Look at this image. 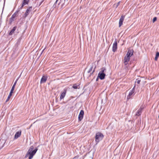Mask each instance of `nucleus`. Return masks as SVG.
<instances>
[{
  "mask_svg": "<svg viewBox=\"0 0 159 159\" xmlns=\"http://www.w3.org/2000/svg\"><path fill=\"white\" fill-rule=\"evenodd\" d=\"M37 150L38 148H36L34 149V147L33 146H31L27 152L25 157H28L29 159H31Z\"/></svg>",
  "mask_w": 159,
  "mask_h": 159,
  "instance_id": "1",
  "label": "nucleus"
},
{
  "mask_svg": "<svg viewBox=\"0 0 159 159\" xmlns=\"http://www.w3.org/2000/svg\"><path fill=\"white\" fill-rule=\"evenodd\" d=\"M21 131L20 130L18 131L17 132L14 136V139H16L19 137L21 135Z\"/></svg>",
  "mask_w": 159,
  "mask_h": 159,
  "instance_id": "8",
  "label": "nucleus"
},
{
  "mask_svg": "<svg viewBox=\"0 0 159 159\" xmlns=\"http://www.w3.org/2000/svg\"><path fill=\"white\" fill-rule=\"evenodd\" d=\"M79 86V85H77L76 84H74L73 86V88L75 89H79V88L78 87Z\"/></svg>",
  "mask_w": 159,
  "mask_h": 159,
  "instance_id": "20",
  "label": "nucleus"
},
{
  "mask_svg": "<svg viewBox=\"0 0 159 159\" xmlns=\"http://www.w3.org/2000/svg\"><path fill=\"white\" fill-rule=\"evenodd\" d=\"M57 1H58V0H56V2H55V3H57Z\"/></svg>",
  "mask_w": 159,
  "mask_h": 159,
  "instance_id": "29",
  "label": "nucleus"
},
{
  "mask_svg": "<svg viewBox=\"0 0 159 159\" xmlns=\"http://www.w3.org/2000/svg\"><path fill=\"white\" fill-rule=\"evenodd\" d=\"M142 111L140 110V109H139L137 111L136 115L137 116H139L141 113Z\"/></svg>",
  "mask_w": 159,
  "mask_h": 159,
  "instance_id": "18",
  "label": "nucleus"
},
{
  "mask_svg": "<svg viewBox=\"0 0 159 159\" xmlns=\"http://www.w3.org/2000/svg\"><path fill=\"white\" fill-rule=\"evenodd\" d=\"M38 2H39L40 3V5L43 1L44 0H37Z\"/></svg>",
  "mask_w": 159,
  "mask_h": 159,
  "instance_id": "25",
  "label": "nucleus"
},
{
  "mask_svg": "<svg viewBox=\"0 0 159 159\" xmlns=\"http://www.w3.org/2000/svg\"><path fill=\"white\" fill-rule=\"evenodd\" d=\"M136 80V82L138 84H139L140 83L141 81V80L140 79H138Z\"/></svg>",
  "mask_w": 159,
  "mask_h": 159,
  "instance_id": "24",
  "label": "nucleus"
},
{
  "mask_svg": "<svg viewBox=\"0 0 159 159\" xmlns=\"http://www.w3.org/2000/svg\"><path fill=\"white\" fill-rule=\"evenodd\" d=\"M47 80V77L46 76H43L41 79L40 83H45L46 81Z\"/></svg>",
  "mask_w": 159,
  "mask_h": 159,
  "instance_id": "15",
  "label": "nucleus"
},
{
  "mask_svg": "<svg viewBox=\"0 0 159 159\" xmlns=\"http://www.w3.org/2000/svg\"><path fill=\"white\" fill-rule=\"evenodd\" d=\"M159 56V52H157L156 53V57L155 58V60L157 61V60L158 57Z\"/></svg>",
  "mask_w": 159,
  "mask_h": 159,
  "instance_id": "19",
  "label": "nucleus"
},
{
  "mask_svg": "<svg viewBox=\"0 0 159 159\" xmlns=\"http://www.w3.org/2000/svg\"><path fill=\"white\" fill-rule=\"evenodd\" d=\"M19 77H18L17 79L15 81V82H14L12 87V88H13V89H14V88H15V86L16 84V83L18 81V79H19Z\"/></svg>",
  "mask_w": 159,
  "mask_h": 159,
  "instance_id": "17",
  "label": "nucleus"
},
{
  "mask_svg": "<svg viewBox=\"0 0 159 159\" xmlns=\"http://www.w3.org/2000/svg\"><path fill=\"white\" fill-rule=\"evenodd\" d=\"M93 68V66H91L90 68V69L88 71V73H90V72L92 70Z\"/></svg>",
  "mask_w": 159,
  "mask_h": 159,
  "instance_id": "23",
  "label": "nucleus"
},
{
  "mask_svg": "<svg viewBox=\"0 0 159 159\" xmlns=\"http://www.w3.org/2000/svg\"><path fill=\"white\" fill-rule=\"evenodd\" d=\"M94 71V70H93V72Z\"/></svg>",
  "mask_w": 159,
  "mask_h": 159,
  "instance_id": "30",
  "label": "nucleus"
},
{
  "mask_svg": "<svg viewBox=\"0 0 159 159\" xmlns=\"http://www.w3.org/2000/svg\"><path fill=\"white\" fill-rule=\"evenodd\" d=\"M29 1V0H23L21 6L20 7V9H21L25 5L28 4Z\"/></svg>",
  "mask_w": 159,
  "mask_h": 159,
  "instance_id": "14",
  "label": "nucleus"
},
{
  "mask_svg": "<svg viewBox=\"0 0 159 159\" xmlns=\"http://www.w3.org/2000/svg\"><path fill=\"white\" fill-rule=\"evenodd\" d=\"M133 54V51L132 50H129L126 55L128 57H130Z\"/></svg>",
  "mask_w": 159,
  "mask_h": 159,
  "instance_id": "12",
  "label": "nucleus"
},
{
  "mask_svg": "<svg viewBox=\"0 0 159 159\" xmlns=\"http://www.w3.org/2000/svg\"><path fill=\"white\" fill-rule=\"evenodd\" d=\"M135 87H134L129 92L128 96L127 97V99H129L131 98L135 94Z\"/></svg>",
  "mask_w": 159,
  "mask_h": 159,
  "instance_id": "4",
  "label": "nucleus"
},
{
  "mask_svg": "<svg viewBox=\"0 0 159 159\" xmlns=\"http://www.w3.org/2000/svg\"><path fill=\"white\" fill-rule=\"evenodd\" d=\"M117 48V42L116 41H115L113 44L112 48V50L113 52H115Z\"/></svg>",
  "mask_w": 159,
  "mask_h": 159,
  "instance_id": "7",
  "label": "nucleus"
},
{
  "mask_svg": "<svg viewBox=\"0 0 159 159\" xmlns=\"http://www.w3.org/2000/svg\"><path fill=\"white\" fill-rule=\"evenodd\" d=\"M106 70L105 68L103 67L101 69V70L100 72L98 75V77H99L101 80H103L104 79L105 74L104 73L105 71Z\"/></svg>",
  "mask_w": 159,
  "mask_h": 159,
  "instance_id": "3",
  "label": "nucleus"
},
{
  "mask_svg": "<svg viewBox=\"0 0 159 159\" xmlns=\"http://www.w3.org/2000/svg\"><path fill=\"white\" fill-rule=\"evenodd\" d=\"M120 3V2H118L117 3V5H116V7H117L118 6V5H119V4Z\"/></svg>",
  "mask_w": 159,
  "mask_h": 159,
  "instance_id": "27",
  "label": "nucleus"
},
{
  "mask_svg": "<svg viewBox=\"0 0 159 159\" xmlns=\"http://www.w3.org/2000/svg\"><path fill=\"white\" fill-rule=\"evenodd\" d=\"M145 107V105H142L139 109L142 111V110Z\"/></svg>",
  "mask_w": 159,
  "mask_h": 159,
  "instance_id": "22",
  "label": "nucleus"
},
{
  "mask_svg": "<svg viewBox=\"0 0 159 159\" xmlns=\"http://www.w3.org/2000/svg\"><path fill=\"white\" fill-rule=\"evenodd\" d=\"M84 112L83 110H81L78 116V119L79 121H81L83 119Z\"/></svg>",
  "mask_w": 159,
  "mask_h": 159,
  "instance_id": "6",
  "label": "nucleus"
},
{
  "mask_svg": "<svg viewBox=\"0 0 159 159\" xmlns=\"http://www.w3.org/2000/svg\"><path fill=\"white\" fill-rule=\"evenodd\" d=\"M157 20V17H154L152 20V21L153 22H154L155 21Z\"/></svg>",
  "mask_w": 159,
  "mask_h": 159,
  "instance_id": "26",
  "label": "nucleus"
},
{
  "mask_svg": "<svg viewBox=\"0 0 159 159\" xmlns=\"http://www.w3.org/2000/svg\"><path fill=\"white\" fill-rule=\"evenodd\" d=\"M15 16L14 15H13L10 19V21L11 22L12 20H13V19L15 18Z\"/></svg>",
  "mask_w": 159,
  "mask_h": 159,
  "instance_id": "21",
  "label": "nucleus"
},
{
  "mask_svg": "<svg viewBox=\"0 0 159 159\" xmlns=\"http://www.w3.org/2000/svg\"><path fill=\"white\" fill-rule=\"evenodd\" d=\"M14 90V89H13V88H11V89L10 91V92L9 93V95L8 96V98L6 101V102H7L9 100L11 96L12 95V93H13V91Z\"/></svg>",
  "mask_w": 159,
  "mask_h": 159,
  "instance_id": "13",
  "label": "nucleus"
},
{
  "mask_svg": "<svg viewBox=\"0 0 159 159\" xmlns=\"http://www.w3.org/2000/svg\"><path fill=\"white\" fill-rule=\"evenodd\" d=\"M125 18V16H121L119 21V27H120L122 25L123 22Z\"/></svg>",
  "mask_w": 159,
  "mask_h": 159,
  "instance_id": "10",
  "label": "nucleus"
},
{
  "mask_svg": "<svg viewBox=\"0 0 159 159\" xmlns=\"http://www.w3.org/2000/svg\"><path fill=\"white\" fill-rule=\"evenodd\" d=\"M130 58L125 56L124 58V63L125 65H126L128 63Z\"/></svg>",
  "mask_w": 159,
  "mask_h": 159,
  "instance_id": "9",
  "label": "nucleus"
},
{
  "mask_svg": "<svg viewBox=\"0 0 159 159\" xmlns=\"http://www.w3.org/2000/svg\"><path fill=\"white\" fill-rule=\"evenodd\" d=\"M32 10V7H29L26 10V12L24 14L25 17H26L30 13V12Z\"/></svg>",
  "mask_w": 159,
  "mask_h": 159,
  "instance_id": "5",
  "label": "nucleus"
},
{
  "mask_svg": "<svg viewBox=\"0 0 159 159\" xmlns=\"http://www.w3.org/2000/svg\"><path fill=\"white\" fill-rule=\"evenodd\" d=\"M66 90L65 89H64L62 93L60 96V100H61L65 97L66 94Z\"/></svg>",
  "mask_w": 159,
  "mask_h": 159,
  "instance_id": "11",
  "label": "nucleus"
},
{
  "mask_svg": "<svg viewBox=\"0 0 159 159\" xmlns=\"http://www.w3.org/2000/svg\"><path fill=\"white\" fill-rule=\"evenodd\" d=\"M104 137V135L102 133L100 132L96 133L95 136V142L96 143H98L99 141L102 139Z\"/></svg>",
  "mask_w": 159,
  "mask_h": 159,
  "instance_id": "2",
  "label": "nucleus"
},
{
  "mask_svg": "<svg viewBox=\"0 0 159 159\" xmlns=\"http://www.w3.org/2000/svg\"><path fill=\"white\" fill-rule=\"evenodd\" d=\"M16 27H14L10 32L9 35H12L13 34V33L14 32V31L16 30Z\"/></svg>",
  "mask_w": 159,
  "mask_h": 159,
  "instance_id": "16",
  "label": "nucleus"
},
{
  "mask_svg": "<svg viewBox=\"0 0 159 159\" xmlns=\"http://www.w3.org/2000/svg\"><path fill=\"white\" fill-rule=\"evenodd\" d=\"M3 146H4V144H3V145L1 147H0V149H1L3 147Z\"/></svg>",
  "mask_w": 159,
  "mask_h": 159,
  "instance_id": "28",
  "label": "nucleus"
}]
</instances>
